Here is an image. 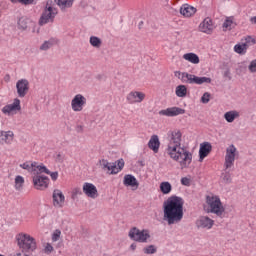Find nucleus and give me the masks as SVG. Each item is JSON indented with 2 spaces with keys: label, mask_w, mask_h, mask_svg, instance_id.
<instances>
[{
  "label": "nucleus",
  "mask_w": 256,
  "mask_h": 256,
  "mask_svg": "<svg viewBox=\"0 0 256 256\" xmlns=\"http://www.w3.org/2000/svg\"><path fill=\"white\" fill-rule=\"evenodd\" d=\"M183 205L185 200L179 196H171L163 203V221L168 225H175L181 223L183 220Z\"/></svg>",
  "instance_id": "obj_1"
},
{
  "label": "nucleus",
  "mask_w": 256,
  "mask_h": 256,
  "mask_svg": "<svg viewBox=\"0 0 256 256\" xmlns=\"http://www.w3.org/2000/svg\"><path fill=\"white\" fill-rule=\"evenodd\" d=\"M166 153L170 159L180 164L181 169H187L193 161V154L185 146L167 147Z\"/></svg>",
  "instance_id": "obj_2"
},
{
  "label": "nucleus",
  "mask_w": 256,
  "mask_h": 256,
  "mask_svg": "<svg viewBox=\"0 0 256 256\" xmlns=\"http://www.w3.org/2000/svg\"><path fill=\"white\" fill-rule=\"evenodd\" d=\"M16 241L18 247L22 249V253H29V251H35V249H37V242H35V238L31 237L29 234H18L16 236Z\"/></svg>",
  "instance_id": "obj_3"
},
{
  "label": "nucleus",
  "mask_w": 256,
  "mask_h": 256,
  "mask_svg": "<svg viewBox=\"0 0 256 256\" xmlns=\"http://www.w3.org/2000/svg\"><path fill=\"white\" fill-rule=\"evenodd\" d=\"M206 202L210 207V213H214L217 217L223 218L225 208L223 207V203H221V198L218 196H207Z\"/></svg>",
  "instance_id": "obj_4"
},
{
  "label": "nucleus",
  "mask_w": 256,
  "mask_h": 256,
  "mask_svg": "<svg viewBox=\"0 0 256 256\" xmlns=\"http://www.w3.org/2000/svg\"><path fill=\"white\" fill-rule=\"evenodd\" d=\"M56 16L57 8L49 6V2H47L46 7L38 21V25H40V27H43V25H47V23H53V21H55Z\"/></svg>",
  "instance_id": "obj_5"
},
{
  "label": "nucleus",
  "mask_w": 256,
  "mask_h": 256,
  "mask_svg": "<svg viewBox=\"0 0 256 256\" xmlns=\"http://www.w3.org/2000/svg\"><path fill=\"white\" fill-rule=\"evenodd\" d=\"M128 236L132 241H136L137 243H147V240L151 239V234H149V230H140L137 227H133L132 229H130Z\"/></svg>",
  "instance_id": "obj_6"
},
{
  "label": "nucleus",
  "mask_w": 256,
  "mask_h": 256,
  "mask_svg": "<svg viewBox=\"0 0 256 256\" xmlns=\"http://www.w3.org/2000/svg\"><path fill=\"white\" fill-rule=\"evenodd\" d=\"M183 134L181 130H173L167 133L168 147H181Z\"/></svg>",
  "instance_id": "obj_7"
},
{
  "label": "nucleus",
  "mask_w": 256,
  "mask_h": 256,
  "mask_svg": "<svg viewBox=\"0 0 256 256\" xmlns=\"http://www.w3.org/2000/svg\"><path fill=\"white\" fill-rule=\"evenodd\" d=\"M86 104L87 98L82 94H77L71 101V108L75 113H79L80 111H83V107H85Z\"/></svg>",
  "instance_id": "obj_8"
},
{
  "label": "nucleus",
  "mask_w": 256,
  "mask_h": 256,
  "mask_svg": "<svg viewBox=\"0 0 256 256\" xmlns=\"http://www.w3.org/2000/svg\"><path fill=\"white\" fill-rule=\"evenodd\" d=\"M235 153H237V148L233 144L226 149V156L224 162V167L226 170L231 169V167L234 165Z\"/></svg>",
  "instance_id": "obj_9"
},
{
  "label": "nucleus",
  "mask_w": 256,
  "mask_h": 256,
  "mask_svg": "<svg viewBox=\"0 0 256 256\" xmlns=\"http://www.w3.org/2000/svg\"><path fill=\"white\" fill-rule=\"evenodd\" d=\"M33 185L35 189L43 191V189H47L49 187V177L36 174L33 176Z\"/></svg>",
  "instance_id": "obj_10"
},
{
  "label": "nucleus",
  "mask_w": 256,
  "mask_h": 256,
  "mask_svg": "<svg viewBox=\"0 0 256 256\" xmlns=\"http://www.w3.org/2000/svg\"><path fill=\"white\" fill-rule=\"evenodd\" d=\"M18 97L23 98L29 93V80L20 79L16 83Z\"/></svg>",
  "instance_id": "obj_11"
},
{
  "label": "nucleus",
  "mask_w": 256,
  "mask_h": 256,
  "mask_svg": "<svg viewBox=\"0 0 256 256\" xmlns=\"http://www.w3.org/2000/svg\"><path fill=\"white\" fill-rule=\"evenodd\" d=\"M159 115H164L165 117H177V115H185V109L179 107H171L160 110Z\"/></svg>",
  "instance_id": "obj_12"
},
{
  "label": "nucleus",
  "mask_w": 256,
  "mask_h": 256,
  "mask_svg": "<svg viewBox=\"0 0 256 256\" xmlns=\"http://www.w3.org/2000/svg\"><path fill=\"white\" fill-rule=\"evenodd\" d=\"M83 193H85V195L87 197H90L91 199H97L99 197V192L97 191V187L89 182L84 183Z\"/></svg>",
  "instance_id": "obj_13"
},
{
  "label": "nucleus",
  "mask_w": 256,
  "mask_h": 256,
  "mask_svg": "<svg viewBox=\"0 0 256 256\" xmlns=\"http://www.w3.org/2000/svg\"><path fill=\"white\" fill-rule=\"evenodd\" d=\"M53 205L58 209H61L65 205V195L59 189H55L52 194Z\"/></svg>",
  "instance_id": "obj_14"
},
{
  "label": "nucleus",
  "mask_w": 256,
  "mask_h": 256,
  "mask_svg": "<svg viewBox=\"0 0 256 256\" xmlns=\"http://www.w3.org/2000/svg\"><path fill=\"white\" fill-rule=\"evenodd\" d=\"M215 225V221L209 216H201L197 221H196V227L198 229H211Z\"/></svg>",
  "instance_id": "obj_15"
},
{
  "label": "nucleus",
  "mask_w": 256,
  "mask_h": 256,
  "mask_svg": "<svg viewBox=\"0 0 256 256\" xmlns=\"http://www.w3.org/2000/svg\"><path fill=\"white\" fill-rule=\"evenodd\" d=\"M21 110V100L19 98H15L12 104H8L2 108V113L4 115H11L13 111Z\"/></svg>",
  "instance_id": "obj_16"
},
{
  "label": "nucleus",
  "mask_w": 256,
  "mask_h": 256,
  "mask_svg": "<svg viewBox=\"0 0 256 256\" xmlns=\"http://www.w3.org/2000/svg\"><path fill=\"white\" fill-rule=\"evenodd\" d=\"M128 103H142L145 100V93L139 91H132L126 97Z\"/></svg>",
  "instance_id": "obj_17"
},
{
  "label": "nucleus",
  "mask_w": 256,
  "mask_h": 256,
  "mask_svg": "<svg viewBox=\"0 0 256 256\" xmlns=\"http://www.w3.org/2000/svg\"><path fill=\"white\" fill-rule=\"evenodd\" d=\"M213 149V146H211V143L209 142H204L202 144H200V149H199V162L203 163V159H205V157H207V155H209V153H211Z\"/></svg>",
  "instance_id": "obj_18"
},
{
  "label": "nucleus",
  "mask_w": 256,
  "mask_h": 256,
  "mask_svg": "<svg viewBox=\"0 0 256 256\" xmlns=\"http://www.w3.org/2000/svg\"><path fill=\"white\" fill-rule=\"evenodd\" d=\"M199 29L202 33H207V35H211L213 32V21L210 18H206L199 25Z\"/></svg>",
  "instance_id": "obj_19"
},
{
  "label": "nucleus",
  "mask_w": 256,
  "mask_h": 256,
  "mask_svg": "<svg viewBox=\"0 0 256 256\" xmlns=\"http://www.w3.org/2000/svg\"><path fill=\"white\" fill-rule=\"evenodd\" d=\"M148 147L153 151L154 153H159V147H161V141H159L158 135H152L149 142Z\"/></svg>",
  "instance_id": "obj_20"
},
{
  "label": "nucleus",
  "mask_w": 256,
  "mask_h": 256,
  "mask_svg": "<svg viewBox=\"0 0 256 256\" xmlns=\"http://www.w3.org/2000/svg\"><path fill=\"white\" fill-rule=\"evenodd\" d=\"M180 13L183 15V17H193V14L197 13V8L189 4H183L180 7Z\"/></svg>",
  "instance_id": "obj_21"
},
{
  "label": "nucleus",
  "mask_w": 256,
  "mask_h": 256,
  "mask_svg": "<svg viewBox=\"0 0 256 256\" xmlns=\"http://www.w3.org/2000/svg\"><path fill=\"white\" fill-rule=\"evenodd\" d=\"M30 167L34 175H41V173H49V169L45 165H39L37 162H31Z\"/></svg>",
  "instance_id": "obj_22"
},
{
  "label": "nucleus",
  "mask_w": 256,
  "mask_h": 256,
  "mask_svg": "<svg viewBox=\"0 0 256 256\" xmlns=\"http://www.w3.org/2000/svg\"><path fill=\"white\" fill-rule=\"evenodd\" d=\"M30 167L34 175H41V173H49V169L45 165H39L37 162H31Z\"/></svg>",
  "instance_id": "obj_23"
},
{
  "label": "nucleus",
  "mask_w": 256,
  "mask_h": 256,
  "mask_svg": "<svg viewBox=\"0 0 256 256\" xmlns=\"http://www.w3.org/2000/svg\"><path fill=\"white\" fill-rule=\"evenodd\" d=\"M124 185L126 187H139V182L137 181V178L131 174H127L124 176Z\"/></svg>",
  "instance_id": "obj_24"
},
{
  "label": "nucleus",
  "mask_w": 256,
  "mask_h": 256,
  "mask_svg": "<svg viewBox=\"0 0 256 256\" xmlns=\"http://www.w3.org/2000/svg\"><path fill=\"white\" fill-rule=\"evenodd\" d=\"M0 137H2V141L7 145H11V143H13V137H15V134L13 131H0Z\"/></svg>",
  "instance_id": "obj_25"
},
{
  "label": "nucleus",
  "mask_w": 256,
  "mask_h": 256,
  "mask_svg": "<svg viewBox=\"0 0 256 256\" xmlns=\"http://www.w3.org/2000/svg\"><path fill=\"white\" fill-rule=\"evenodd\" d=\"M183 59H185V61H189V63H193V65H199L200 63L199 56L193 52L184 54Z\"/></svg>",
  "instance_id": "obj_26"
},
{
  "label": "nucleus",
  "mask_w": 256,
  "mask_h": 256,
  "mask_svg": "<svg viewBox=\"0 0 256 256\" xmlns=\"http://www.w3.org/2000/svg\"><path fill=\"white\" fill-rule=\"evenodd\" d=\"M239 112L237 110L228 111L224 114V119L227 121V123H233L235 119H239Z\"/></svg>",
  "instance_id": "obj_27"
},
{
  "label": "nucleus",
  "mask_w": 256,
  "mask_h": 256,
  "mask_svg": "<svg viewBox=\"0 0 256 256\" xmlns=\"http://www.w3.org/2000/svg\"><path fill=\"white\" fill-rule=\"evenodd\" d=\"M57 40L55 38H50L49 40H46L43 42V44L40 46V51H49L53 45H56Z\"/></svg>",
  "instance_id": "obj_28"
},
{
  "label": "nucleus",
  "mask_w": 256,
  "mask_h": 256,
  "mask_svg": "<svg viewBox=\"0 0 256 256\" xmlns=\"http://www.w3.org/2000/svg\"><path fill=\"white\" fill-rule=\"evenodd\" d=\"M18 29L20 31H27V27L29 25V18L21 17L17 21Z\"/></svg>",
  "instance_id": "obj_29"
},
{
  "label": "nucleus",
  "mask_w": 256,
  "mask_h": 256,
  "mask_svg": "<svg viewBox=\"0 0 256 256\" xmlns=\"http://www.w3.org/2000/svg\"><path fill=\"white\" fill-rule=\"evenodd\" d=\"M75 0H55V3L59 5V7L63 9H69L70 7H73V2Z\"/></svg>",
  "instance_id": "obj_30"
},
{
  "label": "nucleus",
  "mask_w": 256,
  "mask_h": 256,
  "mask_svg": "<svg viewBox=\"0 0 256 256\" xmlns=\"http://www.w3.org/2000/svg\"><path fill=\"white\" fill-rule=\"evenodd\" d=\"M173 190V186H171V183L169 182H162L160 183V191L163 193V195H169L171 191Z\"/></svg>",
  "instance_id": "obj_31"
},
{
  "label": "nucleus",
  "mask_w": 256,
  "mask_h": 256,
  "mask_svg": "<svg viewBox=\"0 0 256 256\" xmlns=\"http://www.w3.org/2000/svg\"><path fill=\"white\" fill-rule=\"evenodd\" d=\"M235 53H238V55H245L247 53V45L246 44H236L234 46Z\"/></svg>",
  "instance_id": "obj_32"
},
{
  "label": "nucleus",
  "mask_w": 256,
  "mask_h": 256,
  "mask_svg": "<svg viewBox=\"0 0 256 256\" xmlns=\"http://www.w3.org/2000/svg\"><path fill=\"white\" fill-rule=\"evenodd\" d=\"M177 97H187V86L179 85L176 87Z\"/></svg>",
  "instance_id": "obj_33"
},
{
  "label": "nucleus",
  "mask_w": 256,
  "mask_h": 256,
  "mask_svg": "<svg viewBox=\"0 0 256 256\" xmlns=\"http://www.w3.org/2000/svg\"><path fill=\"white\" fill-rule=\"evenodd\" d=\"M221 179L225 185L233 183V178L231 177V173L229 171L222 173Z\"/></svg>",
  "instance_id": "obj_34"
},
{
  "label": "nucleus",
  "mask_w": 256,
  "mask_h": 256,
  "mask_svg": "<svg viewBox=\"0 0 256 256\" xmlns=\"http://www.w3.org/2000/svg\"><path fill=\"white\" fill-rule=\"evenodd\" d=\"M90 45H92V47H95L96 49H99V47H101L102 45L101 39L97 36H91Z\"/></svg>",
  "instance_id": "obj_35"
},
{
  "label": "nucleus",
  "mask_w": 256,
  "mask_h": 256,
  "mask_svg": "<svg viewBox=\"0 0 256 256\" xmlns=\"http://www.w3.org/2000/svg\"><path fill=\"white\" fill-rule=\"evenodd\" d=\"M145 255H155L157 253V247L155 245H149L143 248Z\"/></svg>",
  "instance_id": "obj_36"
},
{
  "label": "nucleus",
  "mask_w": 256,
  "mask_h": 256,
  "mask_svg": "<svg viewBox=\"0 0 256 256\" xmlns=\"http://www.w3.org/2000/svg\"><path fill=\"white\" fill-rule=\"evenodd\" d=\"M242 45H246V51L249 49V47L256 45V39L252 36H247L245 38V42L242 43Z\"/></svg>",
  "instance_id": "obj_37"
},
{
  "label": "nucleus",
  "mask_w": 256,
  "mask_h": 256,
  "mask_svg": "<svg viewBox=\"0 0 256 256\" xmlns=\"http://www.w3.org/2000/svg\"><path fill=\"white\" fill-rule=\"evenodd\" d=\"M111 162H109L108 160L106 159H101L99 160L98 162V165L101 167V169L103 171H109V166H110Z\"/></svg>",
  "instance_id": "obj_38"
},
{
  "label": "nucleus",
  "mask_w": 256,
  "mask_h": 256,
  "mask_svg": "<svg viewBox=\"0 0 256 256\" xmlns=\"http://www.w3.org/2000/svg\"><path fill=\"white\" fill-rule=\"evenodd\" d=\"M186 83L188 85H197V76L188 73Z\"/></svg>",
  "instance_id": "obj_39"
},
{
  "label": "nucleus",
  "mask_w": 256,
  "mask_h": 256,
  "mask_svg": "<svg viewBox=\"0 0 256 256\" xmlns=\"http://www.w3.org/2000/svg\"><path fill=\"white\" fill-rule=\"evenodd\" d=\"M211 78L209 77H199V76H196V85H203V83H211Z\"/></svg>",
  "instance_id": "obj_40"
},
{
  "label": "nucleus",
  "mask_w": 256,
  "mask_h": 256,
  "mask_svg": "<svg viewBox=\"0 0 256 256\" xmlns=\"http://www.w3.org/2000/svg\"><path fill=\"white\" fill-rule=\"evenodd\" d=\"M23 183H25V179L23 176H16L15 178V187L17 190L21 189L23 187Z\"/></svg>",
  "instance_id": "obj_41"
},
{
  "label": "nucleus",
  "mask_w": 256,
  "mask_h": 256,
  "mask_svg": "<svg viewBox=\"0 0 256 256\" xmlns=\"http://www.w3.org/2000/svg\"><path fill=\"white\" fill-rule=\"evenodd\" d=\"M109 171H110V175H117V173H119V168L117 167V162L110 163Z\"/></svg>",
  "instance_id": "obj_42"
},
{
  "label": "nucleus",
  "mask_w": 256,
  "mask_h": 256,
  "mask_svg": "<svg viewBox=\"0 0 256 256\" xmlns=\"http://www.w3.org/2000/svg\"><path fill=\"white\" fill-rule=\"evenodd\" d=\"M210 99H211V94L209 92H205L201 97V102L204 104H207L209 103Z\"/></svg>",
  "instance_id": "obj_43"
},
{
  "label": "nucleus",
  "mask_w": 256,
  "mask_h": 256,
  "mask_svg": "<svg viewBox=\"0 0 256 256\" xmlns=\"http://www.w3.org/2000/svg\"><path fill=\"white\" fill-rule=\"evenodd\" d=\"M21 169H25L29 173H33V170L31 168V162H25L23 164H20Z\"/></svg>",
  "instance_id": "obj_44"
},
{
  "label": "nucleus",
  "mask_w": 256,
  "mask_h": 256,
  "mask_svg": "<svg viewBox=\"0 0 256 256\" xmlns=\"http://www.w3.org/2000/svg\"><path fill=\"white\" fill-rule=\"evenodd\" d=\"M233 25V20L231 18H227L224 23H223V27L224 29H229L231 30V26Z\"/></svg>",
  "instance_id": "obj_45"
},
{
  "label": "nucleus",
  "mask_w": 256,
  "mask_h": 256,
  "mask_svg": "<svg viewBox=\"0 0 256 256\" xmlns=\"http://www.w3.org/2000/svg\"><path fill=\"white\" fill-rule=\"evenodd\" d=\"M78 195H83V191H81V188H74L72 191V199H77Z\"/></svg>",
  "instance_id": "obj_46"
},
{
  "label": "nucleus",
  "mask_w": 256,
  "mask_h": 256,
  "mask_svg": "<svg viewBox=\"0 0 256 256\" xmlns=\"http://www.w3.org/2000/svg\"><path fill=\"white\" fill-rule=\"evenodd\" d=\"M248 69H249L250 73H256V59L252 60L250 62V65L248 66Z\"/></svg>",
  "instance_id": "obj_47"
},
{
  "label": "nucleus",
  "mask_w": 256,
  "mask_h": 256,
  "mask_svg": "<svg viewBox=\"0 0 256 256\" xmlns=\"http://www.w3.org/2000/svg\"><path fill=\"white\" fill-rule=\"evenodd\" d=\"M46 175H50L52 181H57V179H59V172L49 171V173H46Z\"/></svg>",
  "instance_id": "obj_48"
},
{
  "label": "nucleus",
  "mask_w": 256,
  "mask_h": 256,
  "mask_svg": "<svg viewBox=\"0 0 256 256\" xmlns=\"http://www.w3.org/2000/svg\"><path fill=\"white\" fill-rule=\"evenodd\" d=\"M124 167H125V161L123 159H119L117 161L118 171H122Z\"/></svg>",
  "instance_id": "obj_49"
},
{
  "label": "nucleus",
  "mask_w": 256,
  "mask_h": 256,
  "mask_svg": "<svg viewBox=\"0 0 256 256\" xmlns=\"http://www.w3.org/2000/svg\"><path fill=\"white\" fill-rule=\"evenodd\" d=\"M181 184L185 185V187H189L191 185V180L187 177L181 178Z\"/></svg>",
  "instance_id": "obj_50"
},
{
  "label": "nucleus",
  "mask_w": 256,
  "mask_h": 256,
  "mask_svg": "<svg viewBox=\"0 0 256 256\" xmlns=\"http://www.w3.org/2000/svg\"><path fill=\"white\" fill-rule=\"evenodd\" d=\"M59 237H61V231L56 230L52 235V241H59Z\"/></svg>",
  "instance_id": "obj_51"
},
{
  "label": "nucleus",
  "mask_w": 256,
  "mask_h": 256,
  "mask_svg": "<svg viewBox=\"0 0 256 256\" xmlns=\"http://www.w3.org/2000/svg\"><path fill=\"white\" fill-rule=\"evenodd\" d=\"M63 161H65V155L61 154V153H58L56 155V162L57 163H63Z\"/></svg>",
  "instance_id": "obj_52"
},
{
  "label": "nucleus",
  "mask_w": 256,
  "mask_h": 256,
  "mask_svg": "<svg viewBox=\"0 0 256 256\" xmlns=\"http://www.w3.org/2000/svg\"><path fill=\"white\" fill-rule=\"evenodd\" d=\"M187 75H189L188 72H182L181 76H180V81L182 83H187Z\"/></svg>",
  "instance_id": "obj_53"
},
{
  "label": "nucleus",
  "mask_w": 256,
  "mask_h": 256,
  "mask_svg": "<svg viewBox=\"0 0 256 256\" xmlns=\"http://www.w3.org/2000/svg\"><path fill=\"white\" fill-rule=\"evenodd\" d=\"M35 0H18V3H21L22 5H33Z\"/></svg>",
  "instance_id": "obj_54"
},
{
  "label": "nucleus",
  "mask_w": 256,
  "mask_h": 256,
  "mask_svg": "<svg viewBox=\"0 0 256 256\" xmlns=\"http://www.w3.org/2000/svg\"><path fill=\"white\" fill-rule=\"evenodd\" d=\"M45 253H52L53 252V246L51 244H47L45 247Z\"/></svg>",
  "instance_id": "obj_55"
},
{
  "label": "nucleus",
  "mask_w": 256,
  "mask_h": 256,
  "mask_svg": "<svg viewBox=\"0 0 256 256\" xmlns=\"http://www.w3.org/2000/svg\"><path fill=\"white\" fill-rule=\"evenodd\" d=\"M182 74H183V72H181V71H175L174 72V77H177V79H181Z\"/></svg>",
  "instance_id": "obj_56"
},
{
  "label": "nucleus",
  "mask_w": 256,
  "mask_h": 256,
  "mask_svg": "<svg viewBox=\"0 0 256 256\" xmlns=\"http://www.w3.org/2000/svg\"><path fill=\"white\" fill-rule=\"evenodd\" d=\"M76 132L77 133H83V125H77L76 126Z\"/></svg>",
  "instance_id": "obj_57"
},
{
  "label": "nucleus",
  "mask_w": 256,
  "mask_h": 256,
  "mask_svg": "<svg viewBox=\"0 0 256 256\" xmlns=\"http://www.w3.org/2000/svg\"><path fill=\"white\" fill-rule=\"evenodd\" d=\"M250 23H252V25H256V16L250 18Z\"/></svg>",
  "instance_id": "obj_58"
},
{
  "label": "nucleus",
  "mask_w": 256,
  "mask_h": 256,
  "mask_svg": "<svg viewBox=\"0 0 256 256\" xmlns=\"http://www.w3.org/2000/svg\"><path fill=\"white\" fill-rule=\"evenodd\" d=\"M130 249H131L132 251H135V249H137V244H135V243L131 244V245H130Z\"/></svg>",
  "instance_id": "obj_59"
},
{
  "label": "nucleus",
  "mask_w": 256,
  "mask_h": 256,
  "mask_svg": "<svg viewBox=\"0 0 256 256\" xmlns=\"http://www.w3.org/2000/svg\"><path fill=\"white\" fill-rule=\"evenodd\" d=\"M11 1V3H17V1H19V0H10Z\"/></svg>",
  "instance_id": "obj_60"
},
{
  "label": "nucleus",
  "mask_w": 256,
  "mask_h": 256,
  "mask_svg": "<svg viewBox=\"0 0 256 256\" xmlns=\"http://www.w3.org/2000/svg\"><path fill=\"white\" fill-rule=\"evenodd\" d=\"M141 25H143V21L139 23V29H141Z\"/></svg>",
  "instance_id": "obj_61"
},
{
  "label": "nucleus",
  "mask_w": 256,
  "mask_h": 256,
  "mask_svg": "<svg viewBox=\"0 0 256 256\" xmlns=\"http://www.w3.org/2000/svg\"><path fill=\"white\" fill-rule=\"evenodd\" d=\"M0 256H3V254H0Z\"/></svg>",
  "instance_id": "obj_62"
}]
</instances>
